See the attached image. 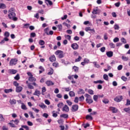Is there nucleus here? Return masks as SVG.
Instances as JSON below:
<instances>
[{"label":"nucleus","instance_id":"f257e3e1","mask_svg":"<svg viewBox=\"0 0 130 130\" xmlns=\"http://www.w3.org/2000/svg\"><path fill=\"white\" fill-rule=\"evenodd\" d=\"M14 11V8H11L9 10V12L10 13L8 15L9 19L11 20H13V21H17L18 18L16 17V13L13 12Z\"/></svg>","mask_w":130,"mask_h":130},{"label":"nucleus","instance_id":"f03ea898","mask_svg":"<svg viewBox=\"0 0 130 130\" xmlns=\"http://www.w3.org/2000/svg\"><path fill=\"white\" fill-rule=\"evenodd\" d=\"M84 96L86 98V102H87V103H88V104H91L93 102V100H92V96H91V95H90L88 93H86Z\"/></svg>","mask_w":130,"mask_h":130},{"label":"nucleus","instance_id":"7ed1b4c3","mask_svg":"<svg viewBox=\"0 0 130 130\" xmlns=\"http://www.w3.org/2000/svg\"><path fill=\"white\" fill-rule=\"evenodd\" d=\"M56 55H58L59 58H62L63 57V52L60 50H57L55 52Z\"/></svg>","mask_w":130,"mask_h":130},{"label":"nucleus","instance_id":"20e7f679","mask_svg":"<svg viewBox=\"0 0 130 130\" xmlns=\"http://www.w3.org/2000/svg\"><path fill=\"white\" fill-rule=\"evenodd\" d=\"M17 62H18V59L17 58L11 59L9 64L10 66H15V64H17Z\"/></svg>","mask_w":130,"mask_h":130},{"label":"nucleus","instance_id":"39448f33","mask_svg":"<svg viewBox=\"0 0 130 130\" xmlns=\"http://www.w3.org/2000/svg\"><path fill=\"white\" fill-rule=\"evenodd\" d=\"M122 95H118L116 98L114 99V101L115 102H120L121 100H122Z\"/></svg>","mask_w":130,"mask_h":130},{"label":"nucleus","instance_id":"423d86ee","mask_svg":"<svg viewBox=\"0 0 130 130\" xmlns=\"http://www.w3.org/2000/svg\"><path fill=\"white\" fill-rule=\"evenodd\" d=\"M71 47L73 49H74V50H77V49L79 48V45L77 43H73L71 45Z\"/></svg>","mask_w":130,"mask_h":130},{"label":"nucleus","instance_id":"0eeeda50","mask_svg":"<svg viewBox=\"0 0 130 130\" xmlns=\"http://www.w3.org/2000/svg\"><path fill=\"white\" fill-rule=\"evenodd\" d=\"M78 109H79V106L77 105H74L72 106V111L75 112V111H78Z\"/></svg>","mask_w":130,"mask_h":130},{"label":"nucleus","instance_id":"6e6552de","mask_svg":"<svg viewBox=\"0 0 130 130\" xmlns=\"http://www.w3.org/2000/svg\"><path fill=\"white\" fill-rule=\"evenodd\" d=\"M62 111H65L66 112H69V111H70V108H69L68 105H64V106L62 108Z\"/></svg>","mask_w":130,"mask_h":130},{"label":"nucleus","instance_id":"1a4fd4ad","mask_svg":"<svg viewBox=\"0 0 130 130\" xmlns=\"http://www.w3.org/2000/svg\"><path fill=\"white\" fill-rule=\"evenodd\" d=\"M49 59L51 61V62H53V61H55L56 60V58H55V56H54V55H53L49 57Z\"/></svg>","mask_w":130,"mask_h":130},{"label":"nucleus","instance_id":"9d476101","mask_svg":"<svg viewBox=\"0 0 130 130\" xmlns=\"http://www.w3.org/2000/svg\"><path fill=\"white\" fill-rule=\"evenodd\" d=\"M85 30L86 32H88V31H92V33H93V34L95 33V29H94V28L91 29V27H86Z\"/></svg>","mask_w":130,"mask_h":130},{"label":"nucleus","instance_id":"9b49d317","mask_svg":"<svg viewBox=\"0 0 130 130\" xmlns=\"http://www.w3.org/2000/svg\"><path fill=\"white\" fill-rule=\"evenodd\" d=\"M41 94V93H40V91L36 89L35 92L34 93L33 95H34L35 96H38V97H39Z\"/></svg>","mask_w":130,"mask_h":130},{"label":"nucleus","instance_id":"f8f14e48","mask_svg":"<svg viewBox=\"0 0 130 130\" xmlns=\"http://www.w3.org/2000/svg\"><path fill=\"white\" fill-rule=\"evenodd\" d=\"M46 84L47 85H48L49 86H53L54 85V83L50 80L47 81L46 82Z\"/></svg>","mask_w":130,"mask_h":130},{"label":"nucleus","instance_id":"ddd939ff","mask_svg":"<svg viewBox=\"0 0 130 130\" xmlns=\"http://www.w3.org/2000/svg\"><path fill=\"white\" fill-rule=\"evenodd\" d=\"M106 54H107L108 57H112V56H113V52L108 51V52H107Z\"/></svg>","mask_w":130,"mask_h":130},{"label":"nucleus","instance_id":"4468645a","mask_svg":"<svg viewBox=\"0 0 130 130\" xmlns=\"http://www.w3.org/2000/svg\"><path fill=\"white\" fill-rule=\"evenodd\" d=\"M110 109L112 111L113 113H116V112H117V109H116V108L111 107H110Z\"/></svg>","mask_w":130,"mask_h":130},{"label":"nucleus","instance_id":"2eb2a0df","mask_svg":"<svg viewBox=\"0 0 130 130\" xmlns=\"http://www.w3.org/2000/svg\"><path fill=\"white\" fill-rule=\"evenodd\" d=\"M22 90H23V87H22L21 86L16 87V91L17 93H20V92L22 91Z\"/></svg>","mask_w":130,"mask_h":130},{"label":"nucleus","instance_id":"dca6fc26","mask_svg":"<svg viewBox=\"0 0 130 130\" xmlns=\"http://www.w3.org/2000/svg\"><path fill=\"white\" fill-rule=\"evenodd\" d=\"M28 81L29 82H35L36 81V78L35 77H34L33 76H29L28 78Z\"/></svg>","mask_w":130,"mask_h":130},{"label":"nucleus","instance_id":"f3484780","mask_svg":"<svg viewBox=\"0 0 130 130\" xmlns=\"http://www.w3.org/2000/svg\"><path fill=\"white\" fill-rule=\"evenodd\" d=\"M0 9L5 10V9H7V6L4 3H0Z\"/></svg>","mask_w":130,"mask_h":130},{"label":"nucleus","instance_id":"a211bd4d","mask_svg":"<svg viewBox=\"0 0 130 130\" xmlns=\"http://www.w3.org/2000/svg\"><path fill=\"white\" fill-rule=\"evenodd\" d=\"M85 118L87 120H93V117H92L90 115H86Z\"/></svg>","mask_w":130,"mask_h":130},{"label":"nucleus","instance_id":"6ab92c4d","mask_svg":"<svg viewBox=\"0 0 130 130\" xmlns=\"http://www.w3.org/2000/svg\"><path fill=\"white\" fill-rule=\"evenodd\" d=\"M39 106L41 107V108H42L43 109H44V108H47V106H46V105H45L43 103L39 104Z\"/></svg>","mask_w":130,"mask_h":130},{"label":"nucleus","instance_id":"aec40b11","mask_svg":"<svg viewBox=\"0 0 130 130\" xmlns=\"http://www.w3.org/2000/svg\"><path fill=\"white\" fill-rule=\"evenodd\" d=\"M10 104H11V105H13L14 104H16L17 103V101H16V100L13 99V100H10L9 101Z\"/></svg>","mask_w":130,"mask_h":130},{"label":"nucleus","instance_id":"412c9836","mask_svg":"<svg viewBox=\"0 0 130 130\" xmlns=\"http://www.w3.org/2000/svg\"><path fill=\"white\" fill-rule=\"evenodd\" d=\"M94 84H103L104 81L102 80H98L93 81Z\"/></svg>","mask_w":130,"mask_h":130},{"label":"nucleus","instance_id":"4be33fe9","mask_svg":"<svg viewBox=\"0 0 130 130\" xmlns=\"http://www.w3.org/2000/svg\"><path fill=\"white\" fill-rule=\"evenodd\" d=\"M9 72L10 74H12L13 75H15V74H17V70H14V69H11L9 70Z\"/></svg>","mask_w":130,"mask_h":130},{"label":"nucleus","instance_id":"5701e85b","mask_svg":"<svg viewBox=\"0 0 130 130\" xmlns=\"http://www.w3.org/2000/svg\"><path fill=\"white\" fill-rule=\"evenodd\" d=\"M93 14H100V11L98 9H93V11L92 12Z\"/></svg>","mask_w":130,"mask_h":130},{"label":"nucleus","instance_id":"b1692460","mask_svg":"<svg viewBox=\"0 0 130 130\" xmlns=\"http://www.w3.org/2000/svg\"><path fill=\"white\" fill-rule=\"evenodd\" d=\"M5 93H11V92H13V89L12 88L9 89H5L4 90Z\"/></svg>","mask_w":130,"mask_h":130},{"label":"nucleus","instance_id":"393cba45","mask_svg":"<svg viewBox=\"0 0 130 130\" xmlns=\"http://www.w3.org/2000/svg\"><path fill=\"white\" fill-rule=\"evenodd\" d=\"M78 93V94H85V91L83 89H79Z\"/></svg>","mask_w":130,"mask_h":130},{"label":"nucleus","instance_id":"a878e982","mask_svg":"<svg viewBox=\"0 0 130 130\" xmlns=\"http://www.w3.org/2000/svg\"><path fill=\"white\" fill-rule=\"evenodd\" d=\"M39 44L42 46L43 45H44V44H45V42H44V41L42 40H40L39 41Z\"/></svg>","mask_w":130,"mask_h":130},{"label":"nucleus","instance_id":"bb28decb","mask_svg":"<svg viewBox=\"0 0 130 130\" xmlns=\"http://www.w3.org/2000/svg\"><path fill=\"white\" fill-rule=\"evenodd\" d=\"M60 117H63V118H69V115L67 114H63L60 115Z\"/></svg>","mask_w":130,"mask_h":130},{"label":"nucleus","instance_id":"cd10ccee","mask_svg":"<svg viewBox=\"0 0 130 130\" xmlns=\"http://www.w3.org/2000/svg\"><path fill=\"white\" fill-rule=\"evenodd\" d=\"M69 95L70 96V97H75V92L73 91L69 92Z\"/></svg>","mask_w":130,"mask_h":130},{"label":"nucleus","instance_id":"c85d7f7f","mask_svg":"<svg viewBox=\"0 0 130 130\" xmlns=\"http://www.w3.org/2000/svg\"><path fill=\"white\" fill-rule=\"evenodd\" d=\"M27 86L28 89H30L31 90L34 89V86H33L31 83H28Z\"/></svg>","mask_w":130,"mask_h":130},{"label":"nucleus","instance_id":"c756f323","mask_svg":"<svg viewBox=\"0 0 130 130\" xmlns=\"http://www.w3.org/2000/svg\"><path fill=\"white\" fill-rule=\"evenodd\" d=\"M73 69L74 70V72H76V73L79 72V67H77V66H74Z\"/></svg>","mask_w":130,"mask_h":130},{"label":"nucleus","instance_id":"7c9ffc66","mask_svg":"<svg viewBox=\"0 0 130 130\" xmlns=\"http://www.w3.org/2000/svg\"><path fill=\"white\" fill-rule=\"evenodd\" d=\"M52 116L53 117H57V112L55 113V111L52 112Z\"/></svg>","mask_w":130,"mask_h":130},{"label":"nucleus","instance_id":"2f4dec72","mask_svg":"<svg viewBox=\"0 0 130 130\" xmlns=\"http://www.w3.org/2000/svg\"><path fill=\"white\" fill-rule=\"evenodd\" d=\"M122 60H124V61H127V60H128V58L125 56H122Z\"/></svg>","mask_w":130,"mask_h":130},{"label":"nucleus","instance_id":"473e14b6","mask_svg":"<svg viewBox=\"0 0 130 130\" xmlns=\"http://www.w3.org/2000/svg\"><path fill=\"white\" fill-rule=\"evenodd\" d=\"M49 72L47 73L48 75H52V74H53V69L52 68H50V70H49Z\"/></svg>","mask_w":130,"mask_h":130},{"label":"nucleus","instance_id":"72a5a7b5","mask_svg":"<svg viewBox=\"0 0 130 130\" xmlns=\"http://www.w3.org/2000/svg\"><path fill=\"white\" fill-rule=\"evenodd\" d=\"M103 103H105V104H107L108 103H109V100H108V99H104L103 100Z\"/></svg>","mask_w":130,"mask_h":130},{"label":"nucleus","instance_id":"f704fd0d","mask_svg":"<svg viewBox=\"0 0 130 130\" xmlns=\"http://www.w3.org/2000/svg\"><path fill=\"white\" fill-rule=\"evenodd\" d=\"M64 37L66 38V39H68V40H71V36L69 35H67L64 36Z\"/></svg>","mask_w":130,"mask_h":130},{"label":"nucleus","instance_id":"c9c22d12","mask_svg":"<svg viewBox=\"0 0 130 130\" xmlns=\"http://www.w3.org/2000/svg\"><path fill=\"white\" fill-rule=\"evenodd\" d=\"M42 95H44V92H46V88L45 87H43L42 89Z\"/></svg>","mask_w":130,"mask_h":130},{"label":"nucleus","instance_id":"e433bc0d","mask_svg":"<svg viewBox=\"0 0 130 130\" xmlns=\"http://www.w3.org/2000/svg\"><path fill=\"white\" fill-rule=\"evenodd\" d=\"M88 92L90 95H94V91L93 90L88 89Z\"/></svg>","mask_w":130,"mask_h":130},{"label":"nucleus","instance_id":"4c0bfd02","mask_svg":"<svg viewBox=\"0 0 130 130\" xmlns=\"http://www.w3.org/2000/svg\"><path fill=\"white\" fill-rule=\"evenodd\" d=\"M48 31H49V28L47 27L44 29V32L47 35H48Z\"/></svg>","mask_w":130,"mask_h":130},{"label":"nucleus","instance_id":"58836bf2","mask_svg":"<svg viewBox=\"0 0 130 130\" xmlns=\"http://www.w3.org/2000/svg\"><path fill=\"white\" fill-rule=\"evenodd\" d=\"M121 79L122 81H124V82H126L127 80V78L125 77V76H122Z\"/></svg>","mask_w":130,"mask_h":130},{"label":"nucleus","instance_id":"ea45409f","mask_svg":"<svg viewBox=\"0 0 130 130\" xmlns=\"http://www.w3.org/2000/svg\"><path fill=\"white\" fill-rule=\"evenodd\" d=\"M63 106V103H59V104L57 105V107L59 108H61Z\"/></svg>","mask_w":130,"mask_h":130},{"label":"nucleus","instance_id":"a19ab883","mask_svg":"<svg viewBox=\"0 0 130 130\" xmlns=\"http://www.w3.org/2000/svg\"><path fill=\"white\" fill-rule=\"evenodd\" d=\"M103 78L104 80H106V81H108V75L107 74L104 75Z\"/></svg>","mask_w":130,"mask_h":130},{"label":"nucleus","instance_id":"79ce46f5","mask_svg":"<svg viewBox=\"0 0 130 130\" xmlns=\"http://www.w3.org/2000/svg\"><path fill=\"white\" fill-rule=\"evenodd\" d=\"M114 28L115 30H119V26L117 24H115L114 26Z\"/></svg>","mask_w":130,"mask_h":130},{"label":"nucleus","instance_id":"37998d69","mask_svg":"<svg viewBox=\"0 0 130 130\" xmlns=\"http://www.w3.org/2000/svg\"><path fill=\"white\" fill-rule=\"evenodd\" d=\"M109 46H110L111 48H114L115 47V45H114L113 43H110L109 44Z\"/></svg>","mask_w":130,"mask_h":130},{"label":"nucleus","instance_id":"c03bdc74","mask_svg":"<svg viewBox=\"0 0 130 130\" xmlns=\"http://www.w3.org/2000/svg\"><path fill=\"white\" fill-rule=\"evenodd\" d=\"M4 36L7 38L9 37L10 36V32H9L8 31L5 32L4 34Z\"/></svg>","mask_w":130,"mask_h":130},{"label":"nucleus","instance_id":"a18cd8bd","mask_svg":"<svg viewBox=\"0 0 130 130\" xmlns=\"http://www.w3.org/2000/svg\"><path fill=\"white\" fill-rule=\"evenodd\" d=\"M0 119H1V121H5V118L3 116V114H0Z\"/></svg>","mask_w":130,"mask_h":130},{"label":"nucleus","instance_id":"49530a36","mask_svg":"<svg viewBox=\"0 0 130 130\" xmlns=\"http://www.w3.org/2000/svg\"><path fill=\"white\" fill-rule=\"evenodd\" d=\"M85 100V98L84 97V95H82L80 97H79V101H84Z\"/></svg>","mask_w":130,"mask_h":130},{"label":"nucleus","instance_id":"de8ad7c7","mask_svg":"<svg viewBox=\"0 0 130 130\" xmlns=\"http://www.w3.org/2000/svg\"><path fill=\"white\" fill-rule=\"evenodd\" d=\"M66 102L69 106H72V105L73 104V103H72V102L70 101L69 100H67Z\"/></svg>","mask_w":130,"mask_h":130},{"label":"nucleus","instance_id":"09e8293b","mask_svg":"<svg viewBox=\"0 0 130 130\" xmlns=\"http://www.w3.org/2000/svg\"><path fill=\"white\" fill-rule=\"evenodd\" d=\"M22 109H23L24 110H27V107H26V105L23 104L21 106Z\"/></svg>","mask_w":130,"mask_h":130},{"label":"nucleus","instance_id":"8fccbe9b","mask_svg":"<svg viewBox=\"0 0 130 130\" xmlns=\"http://www.w3.org/2000/svg\"><path fill=\"white\" fill-rule=\"evenodd\" d=\"M121 41L124 44L126 43V40H125V39H124V38H121Z\"/></svg>","mask_w":130,"mask_h":130},{"label":"nucleus","instance_id":"3c124183","mask_svg":"<svg viewBox=\"0 0 130 130\" xmlns=\"http://www.w3.org/2000/svg\"><path fill=\"white\" fill-rule=\"evenodd\" d=\"M123 66L122 65H119L117 67L118 71H121L122 70Z\"/></svg>","mask_w":130,"mask_h":130},{"label":"nucleus","instance_id":"603ef678","mask_svg":"<svg viewBox=\"0 0 130 130\" xmlns=\"http://www.w3.org/2000/svg\"><path fill=\"white\" fill-rule=\"evenodd\" d=\"M15 80H17V81L18 80H20V75L19 74H17L15 77H14Z\"/></svg>","mask_w":130,"mask_h":130},{"label":"nucleus","instance_id":"864d4df0","mask_svg":"<svg viewBox=\"0 0 130 130\" xmlns=\"http://www.w3.org/2000/svg\"><path fill=\"white\" fill-rule=\"evenodd\" d=\"M53 67H54L55 68H57L58 67V63L57 62H54L52 64Z\"/></svg>","mask_w":130,"mask_h":130},{"label":"nucleus","instance_id":"5fc2aeb1","mask_svg":"<svg viewBox=\"0 0 130 130\" xmlns=\"http://www.w3.org/2000/svg\"><path fill=\"white\" fill-rule=\"evenodd\" d=\"M8 124H9V125H10V126L11 127H16V126L15 125V124H14L12 122L9 123Z\"/></svg>","mask_w":130,"mask_h":130},{"label":"nucleus","instance_id":"6e6d98bb","mask_svg":"<svg viewBox=\"0 0 130 130\" xmlns=\"http://www.w3.org/2000/svg\"><path fill=\"white\" fill-rule=\"evenodd\" d=\"M93 100H94V101H97V100H98V95H93Z\"/></svg>","mask_w":130,"mask_h":130},{"label":"nucleus","instance_id":"4d7b16f0","mask_svg":"<svg viewBox=\"0 0 130 130\" xmlns=\"http://www.w3.org/2000/svg\"><path fill=\"white\" fill-rule=\"evenodd\" d=\"M106 48H105V47H103L101 48V52H105V50H106Z\"/></svg>","mask_w":130,"mask_h":130},{"label":"nucleus","instance_id":"13d9d810","mask_svg":"<svg viewBox=\"0 0 130 130\" xmlns=\"http://www.w3.org/2000/svg\"><path fill=\"white\" fill-rule=\"evenodd\" d=\"M119 41V39L118 38H115L113 39V42L115 43L118 42Z\"/></svg>","mask_w":130,"mask_h":130},{"label":"nucleus","instance_id":"bf43d9fd","mask_svg":"<svg viewBox=\"0 0 130 130\" xmlns=\"http://www.w3.org/2000/svg\"><path fill=\"white\" fill-rule=\"evenodd\" d=\"M45 104H47V105H50V102H49V101L48 100H45Z\"/></svg>","mask_w":130,"mask_h":130},{"label":"nucleus","instance_id":"052dcab7","mask_svg":"<svg viewBox=\"0 0 130 130\" xmlns=\"http://www.w3.org/2000/svg\"><path fill=\"white\" fill-rule=\"evenodd\" d=\"M81 59H82V57L79 56L78 58L77 59H75V61H76V62H77L78 61H80L81 60Z\"/></svg>","mask_w":130,"mask_h":130},{"label":"nucleus","instance_id":"680f3d73","mask_svg":"<svg viewBox=\"0 0 130 130\" xmlns=\"http://www.w3.org/2000/svg\"><path fill=\"white\" fill-rule=\"evenodd\" d=\"M104 39L105 40H107L108 39V37H107V33H105L104 35Z\"/></svg>","mask_w":130,"mask_h":130},{"label":"nucleus","instance_id":"e2e57ef3","mask_svg":"<svg viewBox=\"0 0 130 130\" xmlns=\"http://www.w3.org/2000/svg\"><path fill=\"white\" fill-rule=\"evenodd\" d=\"M21 127L23 128H25L26 130H29V127L27 125H21Z\"/></svg>","mask_w":130,"mask_h":130},{"label":"nucleus","instance_id":"0e129e2a","mask_svg":"<svg viewBox=\"0 0 130 130\" xmlns=\"http://www.w3.org/2000/svg\"><path fill=\"white\" fill-rule=\"evenodd\" d=\"M11 121H14L15 122V124H17V125H18V123H19V122H20V121L18 119H16L15 120H13Z\"/></svg>","mask_w":130,"mask_h":130},{"label":"nucleus","instance_id":"69168bd1","mask_svg":"<svg viewBox=\"0 0 130 130\" xmlns=\"http://www.w3.org/2000/svg\"><path fill=\"white\" fill-rule=\"evenodd\" d=\"M56 97L57 98L61 99V98H62V95H61V94H60V93H58V94H56Z\"/></svg>","mask_w":130,"mask_h":130},{"label":"nucleus","instance_id":"338daca9","mask_svg":"<svg viewBox=\"0 0 130 130\" xmlns=\"http://www.w3.org/2000/svg\"><path fill=\"white\" fill-rule=\"evenodd\" d=\"M2 129H3V130H8V129H9V128L8 127V126H7L6 125H4L2 127Z\"/></svg>","mask_w":130,"mask_h":130},{"label":"nucleus","instance_id":"774afa93","mask_svg":"<svg viewBox=\"0 0 130 130\" xmlns=\"http://www.w3.org/2000/svg\"><path fill=\"white\" fill-rule=\"evenodd\" d=\"M79 34L80 35V36H84V35H85V32H84L83 31H81L79 32Z\"/></svg>","mask_w":130,"mask_h":130}]
</instances>
